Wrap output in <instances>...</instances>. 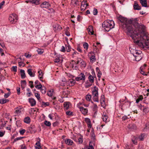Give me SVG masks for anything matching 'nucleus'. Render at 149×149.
<instances>
[{
	"mask_svg": "<svg viewBox=\"0 0 149 149\" xmlns=\"http://www.w3.org/2000/svg\"><path fill=\"white\" fill-rule=\"evenodd\" d=\"M35 95L36 96V97L37 98L38 100H39L40 99V95L39 94L36 93H35Z\"/></svg>",
	"mask_w": 149,
	"mask_h": 149,
	"instance_id": "6e6d98bb",
	"label": "nucleus"
},
{
	"mask_svg": "<svg viewBox=\"0 0 149 149\" xmlns=\"http://www.w3.org/2000/svg\"><path fill=\"white\" fill-rule=\"evenodd\" d=\"M105 100L104 98V95H102L101 97L100 102L101 101H105Z\"/></svg>",
	"mask_w": 149,
	"mask_h": 149,
	"instance_id": "338daca9",
	"label": "nucleus"
},
{
	"mask_svg": "<svg viewBox=\"0 0 149 149\" xmlns=\"http://www.w3.org/2000/svg\"><path fill=\"white\" fill-rule=\"evenodd\" d=\"M12 69L13 71L16 72L17 70V67L16 66H13L12 68Z\"/></svg>",
	"mask_w": 149,
	"mask_h": 149,
	"instance_id": "13d9d810",
	"label": "nucleus"
},
{
	"mask_svg": "<svg viewBox=\"0 0 149 149\" xmlns=\"http://www.w3.org/2000/svg\"><path fill=\"white\" fill-rule=\"evenodd\" d=\"M77 63L78 64L80 62V65L83 67H85L86 66V64L85 62L82 59L79 58H78L77 61Z\"/></svg>",
	"mask_w": 149,
	"mask_h": 149,
	"instance_id": "2eb2a0df",
	"label": "nucleus"
},
{
	"mask_svg": "<svg viewBox=\"0 0 149 149\" xmlns=\"http://www.w3.org/2000/svg\"><path fill=\"white\" fill-rule=\"evenodd\" d=\"M86 78L85 75L83 73H81L79 74L78 77H76L75 79L77 81H79V80H84Z\"/></svg>",
	"mask_w": 149,
	"mask_h": 149,
	"instance_id": "0eeeda50",
	"label": "nucleus"
},
{
	"mask_svg": "<svg viewBox=\"0 0 149 149\" xmlns=\"http://www.w3.org/2000/svg\"><path fill=\"white\" fill-rule=\"evenodd\" d=\"M143 112L147 113L149 111V109L148 107H145L143 109Z\"/></svg>",
	"mask_w": 149,
	"mask_h": 149,
	"instance_id": "052dcab7",
	"label": "nucleus"
},
{
	"mask_svg": "<svg viewBox=\"0 0 149 149\" xmlns=\"http://www.w3.org/2000/svg\"><path fill=\"white\" fill-rule=\"evenodd\" d=\"M83 47L85 49L87 50L88 47V45L87 42H85L83 44Z\"/></svg>",
	"mask_w": 149,
	"mask_h": 149,
	"instance_id": "a18cd8bd",
	"label": "nucleus"
},
{
	"mask_svg": "<svg viewBox=\"0 0 149 149\" xmlns=\"http://www.w3.org/2000/svg\"><path fill=\"white\" fill-rule=\"evenodd\" d=\"M87 29L89 34H93V28L92 26H89L88 28Z\"/></svg>",
	"mask_w": 149,
	"mask_h": 149,
	"instance_id": "a211bd4d",
	"label": "nucleus"
},
{
	"mask_svg": "<svg viewBox=\"0 0 149 149\" xmlns=\"http://www.w3.org/2000/svg\"><path fill=\"white\" fill-rule=\"evenodd\" d=\"M86 99L87 101H91V95L88 94L86 96Z\"/></svg>",
	"mask_w": 149,
	"mask_h": 149,
	"instance_id": "473e14b6",
	"label": "nucleus"
},
{
	"mask_svg": "<svg viewBox=\"0 0 149 149\" xmlns=\"http://www.w3.org/2000/svg\"><path fill=\"white\" fill-rule=\"evenodd\" d=\"M69 81L72 84L71 85H74L75 83V80L72 79H70Z\"/></svg>",
	"mask_w": 149,
	"mask_h": 149,
	"instance_id": "de8ad7c7",
	"label": "nucleus"
},
{
	"mask_svg": "<svg viewBox=\"0 0 149 149\" xmlns=\"http://www.w3.org/2000/svg\"><path fill=\"white\" fill-rule=\"evenodd\" d=\"M67 115L68 116H71L72 115L73 113L70 111H68L66 112Z\"/></svg>",
	"mask_w": 149,
	"mask_h": 149,
	"instance_id": "bf43d9fd",
	"label": "nucleus"
},
{
	"mask_svg": "<svg viewBox=\"0 0 149 149\" xmlns=\"http://www.w3.org/2000/svg\"><path fill=\"white\" fill-rule=\"evenodd\" d=\"M95 143L94 141H90L89 146L86 147V149H94Z\"/></svg>",
	"mask_w": 149,
	"mask_h": 149,
	"instance_id": "9b49d317",
	"label": "nucleus"
},
{
	"mask_svg": "<svg viewBox=\"0 0 149 149\" xmlns=\"http://www.w3.org/2000/svg\"><path fill=\"white\" fill-rule=\"evenodd\" d=\"M115 26L114 22L112 20H107L104 21L102 24V30L104 31H109L114 28Z\"/></svg>",
	"mask_w": 149,
	"mask_h": 149,
	"instance_id": "f03ea898",
	"label": "nucleus"
},
{
	"mask_svg": "<svg viewBox=\"0 0 149 149\" xmlns=\"http://www.w3.org/2000/svg\"><path fill=\"white\" fill-rule=\"evenodd\" d=\"M44 124L47 126L49 127L51 125V123L49 121L45 120L44 122Z\"/></svg>",
	"mask_w": 149,
	"mask_h": 149,
	"instance_id": "a19ab883",
	"label": "nucleus"
},
{
	"mask_svg": "<svg viewBox=\"0 0 149 149\" xmlns=\"http://www.w3.org/2000/svg\"><path fill=\"white\" fill-rule=\"evenodd\" d=\"M50 6V4L47 1H45L42 3L40 6L42 8H48Z\"/></svg>",
	"mask_w": 149,
	"mask_h": 149,
	"instance_id": "6e6552de",
	"label": "nucleus"
},
{
	"mask_svg": "<svg viewBox=\"0 0 149 149\" xmlns=\"http://www.w3.org/2000/svg\"><path fill=\"white\" fill-rule=\"evenodd\" d=\"M35 87L36 88L38 89H40L43 87L41 84H40L39 85H37L35 86Z\"/></svg>",
	"mask_w": 149,
	"mask_h": 149,
	"instance_id": "09e8293b",
	"label": "nucleus"
},
{
	"mask_svg": "<svg viewBox=\"0 0 149 149\" xmlns=\"http://www.w3.org/2000/svg\"><path fill=\"white\" fill-rule=\"evenodd\" d=\"M84 104L83 102H79V103H78L77 104V107H78L79 109H80V108H81L82 107H81L80 106L81 105H83Z\"/></svg>",
	"mask_w": 149,
	"mask_h": 149,
	"instance_id": "8fccbe9b",
	"label": "nucleus"
},
{
	"mask_svg": "<svg viewBox=\"0 0 149 149\" xmlns=\"http://www.w3.org/2000/svg\"><path fill=\"white\" fill-rule=\"evenodd\" d=\"M41 92L42 94H45L46 93V88L43 86L40 89Z\"/></svg>",
	"mask_w": 149,
	"mask_h": 149,
	"instance_id": "4c0bfd02",
	"label": "nucleus"
},
{
	"mask_svg": "<svg viewBox=\"0 0 149 149\" xmlns=\"http://www.w3.org/2000/svg\"><path fill=\"white\" fill-rule=\"evenodd\" d=\"M19 65L20 67H23L24 66L25 64L23 62H19Z\"/></svg>",
	"mask_w": 149,
	"mask_h": 149,
	"instance_id": "69168bd1",
	"label": "nucleus"
},
{
	"mask_svg": "<svg viewBox=\"0 0 149 149\" xmlns=\"http://www.w3.org/2000/svg\"><path fill=\"white\" fill-rule=\"evenodd\" d=\"M90 60L91 62L93 63L95 62L96 61L95 56L94 55H91L90 58Z\"/></svg>",
	"mask_w": 149,
	"mask_h": 149,
	"instance_id": "7c9ffc66",
	"label": "nucleus"
},
{
	"mask_svg": "<svg viewBox=\"0 0 149 149\" xmlns=\"http://www.w3.org/2000/svg\"><path fill=\"white\" fill-rule=\"evenodd\" d=\"M29 86L31 88H32L34 87L33 85V82L32 81H30L29 82Z\"/></svg>",
	"mask_w": 149,
	"mask_h": 149,
	"instance_id": "864d4df0",
	"label": "nucleus"
},
{
	"mask_svg": "<svg viewBox=\"0 0 149 149\" xmlns=\"http://www.w3.org/2000/svg\"><path fill=\"white\" fill-rule=\"evenodd\" d=\"M32 70L30 68L28 69L27 70L28 74L31 77H34L35 76V74L32 72Z\"/></svg>",
	"mask_w": 149,
	"mask_h": 149,
	"instance_id": "6ab92c4d",
	"label": "nucleus"
},
{
	"mask_svg": "<svg viewBox=\"0 0 149 149\" xmlns=\"http://www.w3.org/2000/svg\"><path fill=\"white\" fill-rule=\"evenodd\" d=\"M66 49L67 52H69L70 51L71 47L69 44L65 45Z\"/></svg>",
	"mask_w": 149,
	"mask_h": 149,
	"instance_id": "37998d69",
	"label": "nucleus"
},
{
	"mask_svg": "<svg viewBox=\"0 0 149 149\" xmlns=\"http://www.w3.org/2000/svg\"><path fill=\"white\" fill-rule=\"evenodd\" d=\"M78 142L79 143H81L83 142V138L82 137L79 138L78 139Z\"/></svg>",
	"mask_w": 149,
	"mask_h": 149,
	"instance_id": "5fc2aeb1",
	"label": "nucleus"
},
{
	"mask_svg": "<svg viewBox=\"0 0 149 149\" xmlns=\"http://www.w3.org/2000/svg\"><path fill=\"white\" fill-rule=\"evenodd\" d=\"M134 47L133 46V48H132V46H130V47L129 49L130 52L132 54H133L134 52H135V51H136V49H134Z\"/></svg>",
	"mask_w": 149,
	"mask_h": 149,
	"instance_id": "c9c22d12",
	"label": "nucleus"
},
{
	"mask_svg": "<svg viewBox=\"0 0 149 149\" xmlns=\"http://www.w3.org/2000/svg\"><path fill=\"white\" fill-rule=\"evenodd\" d=\"M84 120L86 123V124L91 122L90 119L88 118H85Z\"/></svg>",
	"mask_w": 149,
	"mask_h": 149,
	"instance_id": "603ef678",
	"label": "nucleus"
},
{
	"mask_svg": "<svg viewBox=\"0 0 149 149\" xmlns=\"http://www.w3.org/2000/svg\"><path fill=\"white\" fill-rule=\"evenodd\" d=\"M65 143L68 145L71 146L73 143V141L70 139H67L65 141Z\"/></svg>",
	"mask_w": 149,
	"mask_h": 149,
	"instance_id": "412c9836",
	"label": "nucleus"
},
{
	"mask_svg": "<svg viewBox=\"0 0 149 149\" xmlns=\"http://www.w3.org/2000/svg\"><path fill=\"white\" fill-rule=\"evenodd\" d=\"M91 102L93 104V111H95L97 109L98 107L96 104L93 103V102L92 101Z\"/></svg>",
	"mask_w": 149,
	"mask_h": 149,
	"instance_id": "79ce46f5",
	"label": "nucleus"
},
{
	"mask_svg": "<svg viewBox=\"0 0 149 149\" xmlns=\"http://www.w3.org/2000/svg\"><path fill=\"white\" fill-rule=\"evenodd\" d=\"M23 137H18L15 138L14 140V142H16L17 141L20 140L22 139L23 138Z\"/></svg>",
	"mask_w": 149,
	"mask_h": 149,
	"instance_id": "680f3d73",
	"label": "nucleus"
},
{
	"mask_svg": "<svg viewBox=\"0 0 149 149\" xmlns=\"http://www.w3.org/2000/svg\"><path fill=\"white\" fill-rule=\"evenodd\" d=\"M134 53L133 55L135 57L136 61H139L141 59L142 57L140 56H139L141 53V52L140 51L139 52L138 51L136 50V51H135V52H134Z\"/></svg>",
	"mask_w": 149,
	"mask_h": 149,
	"instance_id": "39448f33",
	"label": "nucleus"
},
{
	"mask_svg": "<svg viewBox=\"0 0 149 149\" xmlns=\"http://www.w3.org/2000/svg\"><path fill=\"white\" fill-rule=\"evenodd\" d=\"M140 1L143 7H147L146 0H140Z\"/></svg>",
	"mask_w": 149,
	"mask_h": 149,
	"instance_id": "5701e85b",
	"label": "nucleus"
},
{
	"mask_svg": "<svg viewBox=\"0 0 149 149\" xmlns=\"http://www.w3.org/2000/svg\"><path fill=\"white\" fill-rule=\"evenodd\" d=\"M10 94V92H8L7 93H6L4 95V97L5 98H8Z\"/></svg>",
	"mask_w": 149,
	"mask_h": 149,
	"instance_id": "774afa93",
	"label": "nucleus"
},
{
	"mask_svg": "<svg viewBox=\"0 0 149 149\" xmlns=\"http://www.w3.org/2000/svg\"><path fill=\"white\" fill-rule=\"evenodd\" d=\"M123 28L136 45L144 49H149V37L145 32V26L137 22V18L128 19L119 15L117 17Z\"/></svg>",
	"mask_w": 149,
	"mask_h": 149,
	"instance_id": "f257e3e1",
	"label": "nucleus"
},
{
	"mask_svg": "<svg viewBox=\"0 0 149 149\" xmlns=\"http://www.w3.org/2000/svg\"><path fill=\"white\" fill-rule=\"evenodd\" d=\"M24 123L28 124L30 122V119L29 117H26L24 120Z\"/></svg>",
	"mask_w": 149,
	"mask_h": 149,
	"instance_id": "2f4dec72",
	"label": "nucleus"
},
{
	"mask_svg": "<svg viewBox=\"0 0 149 149\" xmlns=\"http://www.w3.org/2000/svg\"><path fill=\"white\" fill-rule=\"evenodd\" d=\"M53 92L52 90H50L47 92V94L49 97L52 96L53 95Z\"/></svg>",
	"mask_w": 149,
	"mask_h": 149,
	"instance_id": "58836bf2",
	"label": "nucleus"
},
{
	"mask_svg": "<svg viewBox=\"0 0 149 149\" xmlns=\"http://www.w3.org/2000/svg\"><path fill=\"white\" fill-rule=\"evenodd\" d=\"M98 88L96 86L94 88L93 91H92V94L93 96L97 97L98 96Z\"/></svg>",
	"mask_w": 149,
	"mask_h": 149,
	"instance_id": "4468645a",
	"label": "nucleus"
},
{
	"mask_svg": "<svg viewBox=\"0 0 149 149\" xmlns=\"http://www.w3.org/2000/svg\"><path fill=\"white\" fill-rule=\"evenodd\" d=\"M29 101L31 106H34L36 105V102L34 99L33 98H29Z\"/></svg>",
	"mask_w": 149,
	"mask_h": 149,
	"instance_id": "dca6fc26",
	"label": "nucleus"
},
{
	"mask_svg": "<svg viewBox=\"0 0 149 149\" xmlns=\"http://www.w3.org/2000/svg\"><path fill=\"white\" fill-rule=\"evenodd\" d=\"M38 72L39 74L38 77L40 79V81H42L41 80L43 78V74L42 71L40 70L38 71Z\"/></svg>",
	"mask_w": 149,
	"mask_h": 149,
	"instance_id": "c85d7f7f",
	"label": "nucleus"
},
{
	"mask_svg": "<svg viewBox=\"0 0 149 149\" xmlns=\"http://www.w3.org/2000/svg\"><path fill=\"white\" fill-rule=\"evenodd\" d=\"M145 135L144 134H142L139 136V138L140 140L142 141L143 140Z\"/></svg>",
	"mask_w": 149,
	"mask_h": 149,
	"instance_id": "c03bdc74",
	"label": "nucleus"
},
{
	"mask_svg": "<svg viewBox=\"0 0 149 149\" xmlns=\"http://www.w3.org/2000/svg\"><path fill=\"white\" fill-rule=\"evenodd\" d=\"M23 111V109L21 107H18L15 108V113L16 116H18L22 113Z\"/></svg>",
	"mask_w": 149,
	"mask_h": 149,
	"instance_id": "9d476101",
	"label": "nucleus"
},
{
	"mask_svg": "<svg viewBox=\"0 0 149 149\" xmlns=\"http://www.w3.org/2000/svg\"><path fill=\"white\" fill-rule=\"evenodd\" d=\"M134 9L135 10H140L141 9V6L136 2H135L133 5Z\"/></svg>",
	"mask_w": 149,
	"mask_h": 149,
	"instance_id": "f3484780",
	"label": "nucleus"
},
{
	"mask_svg": "<svg viewBox=\"0 0 149 149\" xmlns=\"http://www.w3.org/2000/svg\"><path fill=\"white\" fill-rule=\"evenodd\" d=\"M93 99L94 102H99V100H98V96H97V97L93 96Z\"/></svg>",
	"mask_w": 149,
	"mask_h": 149,
	"instance_id": "49530a36",
	"label": "nucleus"
},
{
	"mask_svg": "<svg viewBox=\"0 0 149 149\" xmlns=\"http://www.w3.org/2000/svg\"><path fill=\"white\" fill-rule=\"evenodd\" d=\"M20 72L21 78L23 79L25 78L26 76L24 70H21Z\"/></svg>",
	"mask_w": 149,
	"mask_h": 149,
	"instance_id": "393cba45",
	"label": "nucleus"
},
{
	"mask_svg": "<svg viewBox=\"0 0 149 149\" xmlns=\"http://www.w3.org/2000/svg\"><path fill=\"white\" fill-rule=\"evenodd\" d=\"M80 111L84 115H86L88 111V110L87 109L84 108L83 107L80 108Z\"/></svg>",
	"mask_w": 149,
	"mask_h": 149,
	"instance_id": "aec40b11",
	"label": "nucleus"
},
{
	"mask_svg": "<svg viewBox=\"0 0 149 149\" xmlns=\"http://www.w3.org/2000/svg\"><path fill=\"white\" fill-rule=\"evenodd\" d=\"M98 13V11L97 9L95 8H94L93 11V14L94 15H96Z\"/></svg>",
	"mask_w": 149,
	"mask_h": 149,
	"instance_id": "3c124183",
	"label": "nucleus"
},
{
	"mask_svg": "<svg viewBox=\"0 0 149 149\" xmlns=\"http://www.w3.org/2000/svg\"><path fill=\"white\" fill-rule=\"evenodd\" d=\"M30 2L32 3L37 5L40 3V0H30Z\"/></svg>",
	"mask_w": 149,
	"mask_h": 149,
	"instance_id": "cd10ccee",
	"label": "nucleus"
},
{
	"mask_svg": "<svg viewBox=\"0 0 149 149\" xmlns=\"http://www.w3.org/2000/svg\"><path fill=\"white\" fill-rule=\"evenodd\" d=\"M37 51L38 52V53L40 54H42L44 52V50L43 49H38L37 50Z\"/></svg>",
	"mask_w": 149,
	"mask_h": 149,
	"instance_id": "ea45409f",
	"label": "nucleus"
},
{
	"mask_svg": "<svg viewBox=\"0 0 149 149\" xmlns=\"http://www.w3.org/2000/svg\"><path fill=\"white\" fill-rule=\"evenodd\" d=\"M9 100L8 99H4L3 98L0 99V103L1 104H3L7 102H8Z\"/></svg>",
	"mask_w": 149,
	"mask_h": 149,
	"instance_id": "b1692460",
	"label": "nucleus"
},
{
	"mask_svg": "<svg viewBox=\"0 0 149 149\" xmlns=\"http://www.w3.org/2000/svg\"><path fill=\"white\" fill-rule=\"evenodd\" d=\"M102 119L103 121L106 123H107L109 121V120L108 118V115L106 113L103 112L102 115Z\"/></svg>",
	"mask_w": 149,
	"mask_h": 149,
	"instance_id": "1a4fd4ad",
	"label": "nucleus"
},
{
	"mask_svg": "<svg viewBox=\"0 0 149 149\" xmlns=\"http://www.w3.org/2000/svg\"><path fill=\"white\" fill-rule=\"evenodd\" d=\"M146 65L145 64L143 66H141L140 68V72L141 74L143 75H146L145 72L143 71V70L145 67H146Z\"/></svg>",
	"mask_w": 149,
	"mask_h": 149,
	"instance_id": "4be33fe9",
	"label": "nucleus"
},
{
	"mask_svg": "<svg viewBox=\"0 0 149 149\" xmlns=\"http://www.w3.org/2000/svg\"><path fill=\"white\" fill-rule=\"evenodd\" d=\"M93 131H94V130L92 128V131H91V136L92 137H93V138H94L95 137V135L94 133L93 132Z\"/></svg>",
	"mask_w": 149,
	"mask_h": 149,
	"instance_id": "0e129e2a",
	"label": "nucleus"
},
{
	"mask_svg": "<svg viewBox=\"0 0 149 149\" xmlns=\"http://www.w3.org/2000/svg\"><path fill=\"white\" fill-rule=\"evenodd\" d=\"M71 105L70 103L69 102H65L63 104L64 110H67L69 109Z\"/></svg>",
	"mask_w": 149,
	"mask_h": 149,
	"instance_id": "ddd939ff",
	"label": "nucleus"
},
{
	"mask_svg": "<svg viewBox=\"0 0 149 149\" xmlns=\"http://www.w3.org/2000/svg\"><path fill=\"white\" fill-rule=\"evenodd\" d=\"M81 1V0H72L71 3L74 6H79Z\"/></svg>",
	"mask_w": 149,
	"mask_h": 149,
	"instance_id": "f8f14e48",
	"label": "nucleus"
},
{
	"mask_svg": "<svg viewBox=\"0 0 149 149\" xmlns=\"http://www.w3.org/2000/svg\"><path fill=\"white\" fill-rule=\"evenodd\" d=\"M35 148L36 149H41L40 146V141H37L36 144Z\"/></svg>",
	"mask_w": 149,
	"mask_h": 149,
	"instance_id": "c756f323",
	"label": "nucleus"
},
{
	"mask_svg": "<svg viewBox=\"0 0 149 149\" xmlns=\"http://www.w3.org/2000/svg\"><path fill=\"white\" fill-rule=\"evenodd\" d=\"M143 99V97L142 95H140L139 96V97H138V98H137L136 100V102L137 103H138L140 101L142 100Z\"/></svg>",
	"mask_w": 149,
	"mask_h": 149,
	"instance_id": "e433bc0d",
	"label": "nucleus"
},
{
	"mask_svg": "<svg viewBox=\"0 0 149 149\" xmlns=\"http://www.w3.org/2000/svg\"><path fill=\"white\" fill-rule=\"evenodd\" d=\"M18 19L17 16L14 13H12L10 15L9 17V21L12 24H15Z\"/></svg>",
	"mask_w": 149,
	"mask_h": 149,
	"instance_id": "20e7f679",
	"label": "nucleus"
},
{
	"mask_svg": "<svg viewBox=\"0 0 149 149\" xmlns=\"http://www.w3.org/2000/svg\"><path fill=\"white\" fill-rule=\"evenodd\" d=\"M88 3H86V1H83L81 2V10L84 11L86 9L87 6H88Z\"/></svg>",
	"mask_w": 149,
	"mask_h": 149,
	"instance_id": "423d86ee",
	"label": "nucleus"
},
{
	"mask_svg": "<svg viewBox=\"0 0 149 149\" xmlns=\"http://www.w3.org/2000/svg\"><path fill=\"white\" fill-rule=\"evenodd\" d=\"M53 27L55 30L60 29L62 28L61 26L58 24L54 25Z\"/></svg>",
	"mask_w": 149,
	"mask_h": 149,
	"instance_id": "f704fd0d",
	"label": "nucleus"
},
{
	"mask_svg": "<svg viewBox=\"0 0 149 149\" xmlns=\"http://www.w3.org/2000/svg\"><path fill=\"white\" fill-rule=\"evenodd\" d=\"M22 88L23 89L25 88L26 85V82L25 80H22L21 82Z\"/></svg>",
	"mask_w": 149,
	"mask_h": 149,
	"instance_id": "a878e982",
	"label": "nucleus"
},
{
	"mask_svg": "<svg viewBox=\"0 0 149 149\" xmlns=\"http://www.w3.org/2000/svg\"><path fill=\"white\" fill-rule=\"evenodd\" d=\"M16 124L17 127H19L21 126L20 122L19 120L17 121L16 122Z\"/></svg>",
	"mask_w": 149,
	"mask_h": 149,
	"instance_id": "e2e57ef3",
	"label": "nucleus"
},
{
	"mask_svg": "<svg viewBox=\"0 0 149 149\" xmlns=\"http://www.w3.org/2000/svg\"><path fill=\"white\" fill-rule=\"evenodd\" d=\"M49 105L48 102H42L41 103V105L42 107H45L47 106H49Z\"/></svg>",
	"mask_w": 149,
	"mask_h": 149,
	"instance_id": "72a5a7b5",
	"label": "nucleus"
},
{
	"mask_svg": "<svg viewBox=\"0 0 149 149\" xmlns=\"http://www.w3.org/2000/svg\"><path fill=\"white\" fill-rule=\"evenodd\" d=\"M88 79L89 81H87L85 84V87L86 88L90 87L94 82V77L92 75H90L88 76Z\"/></svg>",
	"mask_w": 149,
	"mask_h": 149,
	"instance_id": "7ed1b4c3",
	"label": "nucleus"
},
{
	"mask_svg": "<svg viewBox=\"0 0 149 149\" xmlns=\"http://www.w3.org/2000/svg\"><path fill=\"white\" fill-rule=\"evenodd\" d=\"M127 127L128 129H130L135 130L136 129V127L134 125L130 124L128 125L127 126Z\"/></svg>",
	"mask_w": 149,
	"mask_h": 149,
	"instance_id": "bb28decb",
	"label": "nucleus"
},
{
	"mask_svg": "<svg viewBox=\"0 0 149 149\" xmlns=\"http://www.w3.org/2000/svg\"><path fill=\"white\" fill-rule=\"evenodd\" d=\"M35 128V126L34 125H31L29 127V130L31 132L32 130H34Z\"/></svg>",
	"mask_w": 149,
	"mask_h": 149,
	"instance_id": "4d7b16f0",
	"label": "nucleus"
}]
</instances>
